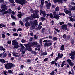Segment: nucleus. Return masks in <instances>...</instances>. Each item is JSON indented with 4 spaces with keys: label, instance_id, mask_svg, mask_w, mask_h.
Instances as JSON below:
<instances>
[{
    "label": "nucleus",
    "instance_id": "34",
    "mask_svg": "<svg viewBox=\"0 0 75 75\" xmlns=\"http://www.w3.org/2000/svg\"><path fill=\"white\" fill-rule=\"evenodd\" d=\"M40 19L42 21H44L45 20V18L43 17H41Z\"/></svg>",
    "mask_w": 75,
    "mask_h": 75
},
{
    "label": "nucleus",
    "instance_id": "2",
    "mask_svg": "<svg viewBox=\"0 0 75 75\" xmlns=\"http://www.w3.org/2000/svg\"><path fill=\"white\" fill-rule=\"evenodd\" d=\"M37 24H38V22H37V21L36 20H34V21H33V23L31 21L30 22V23H29L28 21L26 22L25 25L26 27L28 28L31 26L34 27L36 26Z\"/></svg>",
    "mask_w": 75,
    "mask_h": 75
},
{
    "label": "nucleus",
    "instance_id": "10",
    "mask_svg": "<svg viewBox=\"0 0 75 75\" xmlns=\"http://www.w3.org/2000/svg\"><path fill=\"white\" fill-rule=\"evenodd\" d=\"M62 56H63V54L60 53H58V54H57L58 57H56V59H55V61L57 60V59L59 58H61L62 57Z\"/></svg>",
    "mask_w": 75,
    "mask_h": 75
},
{
    "label": "nucleus",
    "instance_id": "25",
    "mask_svg": "<svg viewBox=\"0 0 75 75\" xmlns=\"http://www.w3.org/2000/svg\"><path fill=\"white\" fill-rule=\"evenodd\" d=\"M7 55V54L6 53H4L2 55V58H5V57H6V56Z\"/></svg>",
    "mask_w": 75,
    "mask_h": 75
},
{
    "label": "nucleus",
    "instance_id": "33",
    "mask_svg": "<svg viewBox=\"0 0 75 75\" xmlns=\"http://www.w3.org/2000/svg\"><path fill=\"white\" fill-rule=\"evenodd\" d=\"M25 42H26V40H25V39H22V43H25Z\"/></svg>",
    "mask_w": 75,
    "mask_h": 75
},
{
    "label": "nucleus",
    "instance_id": "15",
    "mask_svg": "<svg viewBox=\"0 0 75 75\" xmlns=\"http://www.w3.org/2000/svg\"><path fill=\"white\" fill-rule=\"evenodd\" d=\"M65 63V61H63L62 62V64H61V67H63V66H64V65H66V67H68L69 66V65L68 64H64V63Z\"/></svg>",
    "mask_w": 75,
    "mask_h": 75
},
{
    "label": "nucleus",
    "instance_id": "5",
    "mask_svg": "<svg viewBox=\"0 0 75 75\" xmlns=\"http://www.w3.org/2000/svg\"><path fill=\"white\" fill-rule=\"evenodd\" d=\"M1 8H4L2 10L0 9V12H3V11H5L7 9V6L6 5V3H4L3 4L1 5Z\"/></svg>",
    "mask_w": 75,
    "mask_h": 75
},
{
    "label": "nucleus",
    "instance_id": "6",
    "mask_svg": "<svg viewBox=\"0 0 75 75\" xmlns=\"http://www.w3.org/2000/svg\"><path fill=\"white\" fill-rule=\"evenodd\" d=\"M15 1L17 3L23 5V4H25V0H15Z\"/></svg>",
    "mask_w": 75,
    "mask_h": 75
},
{
    "label": "nucleus",
    "instance_id": "63",
    "mask_svg": "<svg viewBox=\"0 0 75 75\" xmlns=\"http://www.w3.org/2000/svg\"><path fill=\"white\" fill-rule=\"evenodd\" d=\"M49 38L50 39H52V36H49Z\"/></svg>",
    "mask_w": 75,
    "mask_h": 75
},
{
    "label": "nucleus",
    "instance_id": "50",
    "mask_svg": "<svg viewBox=\"0 0 75 75\" xmlns=\"http://www.w3.org/2000/svg\"><path fill=\"white\" fill-rule=\"evenodd\" d=\"M26 62H28L29 63H31V61H30V59L27 60V61H26Z\"/></svg>",
    "mask_w": 75,
    "mask_h": 75
},
{
    "label": "nucleus",
    "instance_id": "43",
    "mask_svg": "<svg viewBox=\"0 0 75 75\" xmlns=\"http://www.w3.org/2000/svg\"><path fill=\"white\" fill-rule=\"evenodd\" d=\"M24 67V66L23 65H22L21 66H20V68L21 69H23V68Z\"/></svg>",
    "mask_w": 75,
    "mask_h": 75
},
{
    "label": "nucleus",
    "instance_id": "39",
    "mask_svg": "<svg viewBox=\"0 0 75 75\" xmlns=\"http://www.w3.org/2000/svg\"><path fill=\"white\" fill-rule=\"evenodd\" d=\"M62 37H63V38H66V34L63 35L62 36Z\"/></svg>",
    "mask_w": 75,
    "mask_h": 75
},
{
    "label": "nucleus",
    "instance_id": "11",
    "mask_svg": "<svg viewBox=\"0 0 75 75\" xmlns=\"http://www.w3.org/2000/svg\"><path fill=\"white\" fill-rule=\"evenodd\" d=\"M43 42H46L45 43H47V44H52V41L51 40H45L43 41Z\"/></svg>",
    "mask_w": 75,
    "mask_h": 75
},
{
    "label": "nucleus",
    "instance_id": "20",
    "mask_svg": "<svg viewBox=\"0 0 75 75\" xmlns=\"http://www.w3.org/2000/svg\"><path fill=\"white\" fill-rule=\"evenodd\" d=\"M18 17H19V18H22V13L20 12H18Z\"/></svg>",
    "mask_w": 75,
    "mask_h": 75
},
{
    "label": "nucleus",
    "instance_id": "38",
    "mask_svg": "<svg viewBox=\"0 0 75 75\" xmlns=\"http://www.w3.org/2000/svg\"><path fill=\"white\" fill-rule=\"evenodd\" d=\"M59 24H60V25H63L64 24V22H60L59 23Z\"/></svg>",
    "mask_w": 75,
    "mask_h": 75
},
{
    "label": "nucleus",
    "instance_id": "9",
    "mask_svg": "<svg viewBox=\"0 0 75 75\" xmlns=\"http://www.w3.org/2000/svg\"><path fill=\"white\" fill-rule=\"evenodd\" d=\"M20 45L22 47V48H20L18 49V50H20V51H22V53L23 54L24 53H25V50H24V47L23 46V45L22 44H20Z\"/></svg>",
    "mask_w": 75,
    "mask_h": 75
},
{
    "label": "nucleus",
    "instance_id": "44",
    "mask_svg": "<svg viewBox=\"0 0 75 75\" xmlns=\"http://www.w3.org/2000/svg\"><path fill=\"white\" fill-rule=\"evenodd\" d=\"M54 30H55L56 32H58V33H59V32H60V30H57V29L54 28Z\"/></svg>",
    "mask_w": 75,
    "mask_h": 75
},
{
    "label": "nucleus",
    "instance_id": "62",
    "mask_svg": "<svg viewBox=\"0 0 75 75\" xmlns=\"http://www.w3.org/2000/svg\"><path fill=\"white\" fill-rule=\"evenodd\" d=\"M68 25H69V26H72V24L71 23H68Z\"/></svg>",
    "mask_w": 75,
    "mask_h": 75
},
{
    "label": "nucleus",
    "instance_id": "24",
    "mask_svg": "<svg viewBox=\"0 0 75 75\" xmlns=\"http://www.w3.org/2000/svg\"><path fill=\"white\" fill-rule=\"evenodd\" d=\"M30 18V17H27V18H26L25 19V21L26 22H28V20H29Z\"/></svg>",
    "mask_w": 75,
    "mask_h": 75
},
{
    "label": "nucleus",
    "instance_id": "56",
    "mask_svg": "<svg viewBox=\"0 0 75 75\" xmlns=\"http://www.w3.org/2000/svg\"><path fill=\"white\" fill-rule=\"evenodd\" d=\"M12 31H13V32H15L17 31V29L15 28L13 29H12Z\"/></svg>",
    "mask_w": 75,
    "mask_h": 75
},
{
    "label": "nucleus",
    "instance_id": "64",
    "mask_svg": "<svg viewBox=\"0 0 75 75\" xmlns=\"http://www.w3.org/2000/svg\"><path fill=\"white\" fill-rule=\"evenodd\" d=\"M41 42H42L41 39H40V42H39L40 44H41V43H42Z\"/></svg>",
    "mask_w": 75,
    "mask_h": 75
},
{
    "label": "nucleus",
    "instance_id": "17",
    "mask_svg": "<svg viewBox=\"0 0 75 75\" xmlns=\"http://www.w3.org/2000/svg\"><path fill=\"white\" fill-rule=\"evenodd\" d=\"M54 1V2L56 3L57 2L58 3H62V2H63V0H53Z\"/></svg>",
    "mask_w": 75,
    "mask_h": 75
},
{
    "label": "nucleus",
    "instance_id": "57",
    "mask_svg": "<svg viewBox=\"0 0 75 75\" xmlns=\"http://www.w3.org/2000/svg\"><path fill=\"white\" fill-rule=\"evenodd\" d=\"M75 6H74L72 8V10L73 11L75 10Z\"/></svg>",
    "mask_w": 75,
    "mask_h": 75
},
{
    "label": "nucleus",
    "instance_id": "58",
    "mask_svg": "<svg viewBox=\"0 0 75 75\" xmlns=\"http://www.w3.org/2000/svg\"><path fill=\"white\" fill-rule=\"evenodd\" d=\"M13 36H18V34L17 33H14L13 34Z\"/></svg>",
    "mask_w": 75,
    "mask_h": 75
},
{
    "label": "nucleus",
    "instance_id": "41",
    "mask_svg": "<svg viewBox=\"0 0 75 75\" xmlns=\"http://www.w3.org/2000/svg\"><path fill=\"white\" fill-rule=\"evenodd\" d=\"M48 60V58H46L44 59V61L45 62H46Z\"/></svg>",
    "mask_w": 75,
    "mask_h": 75
},
{
    "label": "nucleus",
    "instance_id": "3",
    "mask_svg": "<svg viewBox=\"0 0 75 75\" xmlns=\"http://www.w3.org/2000/svg\"><path fill=\"white\" fill-rule=\"evenodd\" d=\"M30 12L31 13H33L35 12V13L34 14H33L32 15V17L33 18H38L39 17V16L38 15V13L39 12V11L38 10H35V11H33V9H31L30 10Z\"/></svg>",
    "mask_w": 75,
    "mask_h": 75
},
{
    "label": "nucleus",
    "instance_id": "45",
    "mask_svg": "<svg viewBox=\"0 0 75 75\" xmlns=\"http://www.w3.org/2000/svg\"><path fill=\"white\" fill-rule=\"evenodd\" d=\"M10 1V2L12 3H14V1L13 0H9Z\"/></svg>",
    "mask_w": 75,
    "mask_h": 75
},
{
    "label": "nucleus",
    "instance_id": "16",
    "mask_svg": "<svg viewBox=\"0 0 75 75\" xmlns=\"http://www.w3.org/2000/svg\"><path fill=\"white\" fill-rule=\"evenodd\" d=\"M51 5V4L50 3H48L46 5V7L47 9H50V6Z\"/></svg>",
    "mask_w": 75,
    "mask_h": 75
},
{
    "label": "nucleus",
    "instance_id": "51",
    "mask_svg": "<svg viewBox=\"0 0 75 75\" xmlns=\"http://www.w3.org/2000/svg\"><path fill=\"white\" fill-rule=\"evenodd\" d=\"M34 38L36 39H38V36H37L36 35H34Z\"/></svg>",
    "mask_w": 75,
    "mask_h": 75
},
{
    "label": "nucleus",
    "instance_id": "36",
    "mask_svg": "<svg viewBox=\"0 0 75 75\" xmlns=\"http://www.w3.org/2000/svg\"><path fill=\"white\" fill-rule=\"evenodd\" d=\"M55 63V61H53L51 62V64H54L55 63Z\"/></svg>",
    "mask_w": 75,
    "mask_h": 75
},
{
    "label": "nucleus",
    "instance_id": "60",
    "mask_svg": "<svg viewBox=\"0 0 75 75\" xmlns=\"http://www.w3.org/2000/svg\"><path fill=\"white\" fill-rule=\"evenodd\" d=\"M42 25V23L40 22L39 23V26H41Z\"/></svg>",
    "mask_w": 75,
    "mask_h": 75
},
{
    "label": "nucleus",
    "instance_id": "27",
    "mask_svg": "<svg viewBox=\"0 0 75 75\" xmlns=\"http://www.w3.org/2000/svg\"><path fill=\"white\" fill-rule=\"evenodd\" d=\"M42 28V26H38V28H36V30H40Z\"/></svg>",
    "mask_w": 75,
    "mask_h": 75
},
{
    "label": "nucleus",
    "instance_id": "13",
    "mask_svg": "<svg viewBox=\"0 0 75 75\" xmlns=\"http://www.w3.org/2000/svg\"><path fill=\"white\" fill-rule=\"evenodd\" d=\"M61 28L63 30H67V26L66 25H64L61 26Z\"/></svg>",
    "mask_w": 75,
    "mask_h": 75
},
{
    "label": "nucleus",
    "instance_id": "18",
    "mask_svg": "<svg viewBox=\"0 0 75 75\" xmlns=\"http://www.w3.org/2000/svg\"><path fill=\"white\" fill-rule=\"evenodd\" d=\"M72 16L69 17H68V18H69L70 19V20H71V21L72 22L75 21V17H73V18H72Z\"/></svg>",
    "mask_w": 75,
    "mask_h": 75
},
{
    "label": "nucleus",
    "instance_id": "37",
    "mask_svg": "<svg viewBox=\"0 0 75 75\" xmlns=\"http://www.w3.org/2000/svg\"><path fill=\"white\" fill-rule=\"evenodd\" d=\"M19 22H20V24H21V25H23V22H22V21H20Z\"/></svg>",
    "mask_w": 75,
    "mask_h": 75
},
{
    "label": "nucleus",
    "instance_id": "61",
    "mask_svg": "<svg viewBox=\"0 0 75 75\" xmlns=\"http://www.w3.org/2000/svg\"><path fill=\"white\" fill-rule=\"evenodd\" d=\"M11 14H12L13 15L15 14V12H14L13 11H12V12H11Z\"/></svg>",
    "mask_w": 75,
    "mask_h": 75
},
{
    "label": "nucleus",
    "instance_id": "23",
    "mask_svg": "<svg viewBox=\"0 0 75 75\" xmlns=\"http://www.w3.org/2000/svg\"><path fill=\"white\" fill-rule=\"evenodd\" d=\"M47 54V53H46V52H43V53H41V56H45Z\"/></svg>",
    "mask_w": 75,
    "mask_h": 75
},
{
    "label": "nucleus",
    "instance_id": "31",
    "mask_svg": "<svg viewBox=\"0 0 75 75\" xmlns=\"http://www.w3.org/2000/svg\"><path fill=\"white\" fill-rule=\"evenodd\" d=\"M11 17H12L13 19L15 20V16L14 15L11 14Z\"/></svg>",
    "mask_w": 75,
    "mask_h": 75
},
{
    "label": "nucleus",
    "instance_id": "26",
    "mask_svg": "<svg viewBox=\"0 0 75 75\" xmlns=\"http://www.w3.org/2000/svg\"><path fill=\"white\" fill-rule=\"evenodd\" d=\"M0 50L4 51L6 50L4 48L2 47V46H0Z\"/></svg>",
    "mask_w": 75,
    "mask_h": 75
},
{
    "label": "nucleus",
    "instance_id": "14",
    "mask_svg": "<svg viewBox=\"0 0 75 75\" xmlns=\"http://www.w3.org/2000/svg\"><path fill=\"white\" fill-rule=\"evenodd\" d=\"M67 61L69 63V65H70L71 66H73L74 65V63L72 62H71V61L70 59H68Z\"/></svg>",
    "mask_w": 75,
    "mask_h": 75
},
{
    "label": "nucleus",
    "instance_id": "47",
    "mask_svg": "<svg viewBox=\"0 0 75 75\" xmlns=\"http://www.w3.org/2000/svg\"><path fill=\"white\" fill-rule=\"evenodd\" d=\"M69 56H75V55L71 54V53H69Z\"/></svg>",
    "mask_w": 75,
    "mask_h": 75
},
{
    "label": "nucleus",
    "instance_id": "46",
    "mask_svg": "<svg viewBox=\"0 0 75 75\" xmlns=\"http://www.w3.org/2000/svg\"><path fill=\"white\" fill-rule=\"evenodd\" d=\"M8 73L11 74L12 73V70H8Z\"/></svg>",
    "mask_w": 75,
    "mask_h": 75
},
{
    "label": "nucleus",
    "instance_id": "8",
    "mask_svg": "<svg viewBox=\"0 0 75 75\" xmlns=\"http://www.w3.org/2000/svg\"><path fill=\"white\" fill-rule=\"evenodd\" d=\"M67 10V8H65V9L64 10V12H65V13L67 14H69V16H71L72 15L71 14V11H68Z\"/></svg>",
    "mask_w": 75,
    "mask_h": 75
},
{
    "label": "nucleus",
    "instance_id": "1",
    "mask_svg": "<svg viewBox=\"0 0 75 75\" xmlns=\"http://www.w3.org/2000/svg\"><path fill=\"white\" fill-rule=\"evenodd\" d=\"M38 44V42H33L32 43H30L28 44H23V45L25 46L26 50H27L28 51H31V46H33V47H35V45Z\"/></svg>",
    "mask_w": 75,
    "mask_h": 75
},
{
    "label": "nucleus",
    "instance_id": "55",
    "mask_svg": "<svg viewBox=\"0 0 75 75\" xmlns=\"http://www.w3.org/2000/svg\"><path fill=\"white\" fill-rule=\"evenodd\" d=\"M54 74V71H52V72L50 74L51 75H53Z\"/></svg>",
    "mask_w": 75,
    "mask_h": 75
},
{
    "label": "nucleus",
    "instance_id": "53",
    "mask_svg": "<svg viewBox=\"0 0 75 75\" xmlns=\"http://www.w3.org/2000/svg\"><path fill=\"white\" fill-rule=\"evenodd\" d=\"M11 43V41H7V43L8 44H10Z\"/></svg>",
    "mask_w": 75,
    "mask_h": 75
},
{
    "label": "nucleus",
    "instance_id": "30",
    "mask_svg": "<svg viewBox=\"0 0 75 75\" xmlns=\"http://www.w3.org/2000/svg\"><path fill=\"white\" fill-rule=\"evenodd\" d=\"M17 43V41L15 40L12 41V45H15V43Z\"/></svg>",
    "mask_w": 75,
    "mask_h": 75
},
{
    "label": "nucleus",
    "instance_id": "49",
    "mask_svg": "<svg viewBox=\"0 0 75 75\" xmlns=\"http://www.w3.org/2000/svg\"><path fill=\"white\" fill-rule=\"evenodd\" d=\"M18 31H22V29L21 28H19V29H18L17 30V32H18Z\"/></svg>",
    "mask_w": 75,
    "mask_h": 75
},
{
    "label": "nucleus",
    "instance_id": "12",
    "mask_svg": "<svg viewBox=\"0 0 75 75\" xmlns=\"http://www.w3.org/2000/svg\"><path fill=\"white\" fill-rule=\"evenodd\" d=\"M40 15H41V14H43V16L44 17H45L46 15V14L45 13V11L40 10Z\"/></svg>",
    "mask_w": 75,
    "mask_h": 75
},
{
    "label": "nucleus",
    "instance_id": "48",
    "mask_svg": "<svg viewBox=\"0 0 75 75\" xmlns=\"http://www.w3.org/2000/svg\"><path fill=\"white\" fill-rule=\"evenodd\" d=\"M5 37H6V36H5V35H4V34H2V38H5Z\"/></svg>",
    "mask_w": 75,
    "mask_h": 75
},
{
    "label": "nucleus",
    "instance_id": "32",
    "mask_svg": "<svg viewBox=\"0 0 75 75\" xmlns=\"http://www.w3.org/2000/svg\"><path fill=\"white\" fill-rule=\"evenodd\" d=\"M14 48H19V47H20V46H19V45H15V46H14Z\"/></svg>",
    "mask_w": 75,
    "mask_h": 75
},
{
    "label": "nucleus",
    "instance_id": "42",
    "mask_svg": "<svg viewBox=\"0 0 75 75\" xmlns=\"http://www.w3.org/2000/svg\"><path fill=\"white\" fill-rule=\"evenodd\" d=\"M11 11H12V9H8V11H7V12H8L9 13H10V12H11Z\"/></svg>",
    "mask_w": 75,
    "mask_h": 75
},
{
    "label": "nucleus",
    "instance_id": "28",
    "mask_svg": "<svg viewBox=\"0 0 75 75\" xmlns=\"http://www.w3.org/2000/svg\"><path fill=\"white\" fill-rule=\"evenodd\" d=\"M8 13H9L10 14H11V12H10V13H9V12H7V11H5V12H4L3 13V14H8Z\"/></svg>",
    "mask_w": 75,
    "mask_h": 75
},
{
    "label": "nucleus",
    "instance_id": "19",
    "mask_svg": "<svg viewBox=\"0 0 75 75\" xmlns=\"http://www.w3.org/2000/svg\"><path fill=\"white\" fill-rule=\"evenodd\" d=\"M52 44H47V43H45L44 46L45 47H50V45H51Z\"/></svg>",
    "mask_w": 75,
    "mask_h": 75
},
{
    "label": "nucleus",
    "instance_id": "52",
    "mask_svg": "<svg viewBox=\"0 0 75 75\" xmlns=\"http://www.w3.org/2000/svg\"><path fill=\"white\" fill-rule=\"evenodd\" d=\"M71 54L75 55V52H72V51H71Z\"/></svg>",
    "mask_w": 75,
    "mask_h": 75
},
{
    "label": "nucleus",
    "instance_id": "7",
    "mask_svg": "<svg viewBox=\"0 0 75 75\" xmlns=\"http://www.w3.org/2000/svg\"><path fill=\"white\" fill-rule=\"evenodd\" d=\"M13 65L11 63H7V64L5 65V68H6L8 69L11 68L12 67Z\"/></svg>",
    "mask_w": 75,
    "mask_h": 75
},
{
    "label": "nucleus",
    "instance_id": "59",
    "mask_svg": "<svg viewBox=\"0 0 75 75\" xmlns=\"http://www.w3.org/2000/svg\"><path fill=\"white\" fill-rule=\"evenodd\" d=\"M24 73L23 72H21L18 75H23Z\"/></svg>",
    "mask_w": 75,
    "mask_h": 75
},
{
    "label": "nucleus",
    "instance_id": "22",
    "mask_svg": "<svg viewBox=\"0 0 75 75\" xmlns=\"http://www.w3.org/2000/svg\"><path fill=\"white\" fill-rule=\"evenodd\" d=\"M60 50L61 51H63L64 50V45H62L61 46V47L60 48Z\"/></svg>",
    "mask_w": 75,
    "mask_h": 75
},
{
    "label": "nucleus",
    "instance_id": "4",
    "mask_svg": "<svg viewBox=\"0 0 75 75\" xmlns=\"http://www.w3.org/2000/svg\"><path fill=\"white\" fill-rule=\"evenodd\" d=\"M53 15H55L54 16H53L52 14H47V16H50V18H52V17H53V18L56 19L57 20L59 19V17H60V16L58 14H57V15H56V11L53 12Z\"/></svg>",
    "mask_w": 75,
    "mask_h": 75
},
{
    "label": "nucleus",
    "instance_id": "21",
    "mask_svg": "<svg viewBox=\"0 0 75 75\" xmlns=\"http://www.w3.org/2000/svg\"><path fill=\"white\" fill-rule=\"evenodd\" d=\"M13 56L15 57H19V55L17 53H14L13 54Z\"/></svg>",
    "mask_w": 75,
    "mask_h": 75
},
{
    "label": "nucleus",
    "instance_id": "40",
    "mask_svg": "<svg viewBox=\"0 0 75 75\" xmlns=\"http://www.w3.org/2000/svg\"><path fill=\"white\" fill-rule=\"evenodd\" d=\"M53 40L54 41L56 40H57V38L56 37H54L52 38Z\"/></svg>",
    "mask_w": 75,
    "mask_h": 75
},
{
    "label": "nucleus",
    "instance_id": "35",
    "mask_svg": "<svg viewBox=\"0 0 75 75\" xmlns=\"http://www.w3.org/2000/svg\"><path fill=\"white\" fill-rule=\"evenodd\" d=\"M55 10L56 11L58 12L59 11V7H56V8L55 9Z\"/></svg>",
    "mask_w": 75,
    "mask_h": 75
},
{
    "label": "nucleus",
    "instance_id": "29",
    "mask_svg": "<svg viewBox=\"0 0 75 75\" xmlns=\"http://www.w3.org/2000/svg\"><path fill=\"white\" fill-rule=\"evenodd\" d=\"M0 62H1L2 63H5V60H4V59H0Z\"/></svg>",
    "mask_w": 75,
    "mask_h": 75
},
{
    "label": "nucleus",
    "instance_id": "54",
    "mask_svg": "<svg viewBox=\"0 0 75 75\" xmlns=\"http://www.w3.org/2000/svg\"><path fill=\"white\" fill-rule=\"evenodd\" d=\"M3 24H0V28H2V26L3 25Z\"/></svg>",
    "mask_w": 75,
    "mask_h": 75
}]
</instances>
